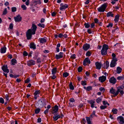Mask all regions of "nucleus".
Wrapping results in <instances>:
<instances>
[{"instance_id": "nucleus-19", "label": "nucleus", "mask_w": 124, "mask_h": 124, "mask_svg": "<svg viewBox=\"0 0 124 124\" xmlns=\"http://www.w3.org/2000/svg\"><path fill=\"white\" fill-rule=\"evenodd\" d=\"M30 48H32L34 49H35L36 48V47L34 43L32 42L30 43Z\"/></svg>"}, {"instance_id": "nucleus-38", "label": "nucleus", "mask_w": 124, "mask_h": 124, "mask_svg": "<svg viewBox=\"0 0 124 124\" xmlns=\"http://www.w3.org/2000/svg\"><path fill=\"white\" fill-rule=\"evenodd\" d=\"M40 111V109L39 108H37L35 110V113L37 114Z\"/></svg>"}, {"instance_id": "nucleus-32", "label": "nucleus", "mask_w": 124, "mask_h": 124, "mask_svg": "<svg viewBox=\"0 0 124 124\" xmlns=\"http://www.w3.org/2000/svg\"><path fill=\"white\" fill-rule=\"evenodd\" d=\"M92 54L91 52L89 51H88L86 53V56H90Z\"/></svg>"}, {"instance_id": "nucleus-60", "label": "nucleus", "mask_w": 124, "mask_h": 124, "mask_svg": "<svg viewBox=\"0 0 124 124\" xmlns=\"http://www.w3.org/2000/svg\"><path fill=\"white\" fill-rule=\"evenodd\" d=\"M69 101L70 102H73L75 101V100L73 98H72L70 99Z\"/></svg>"}, {"instance_id": "nucleus-48", "label": "nucleus", "mask_w": 124, "mask_h": 124, "mask_svg": "<svg viewBox=\"0 0 124 124\" xmlns=\"http://www.w3.org/2000/svg\"><path fill=\"white\" fill-rule=\"evenodd\" d=\"M39 93L40 92L39 91H36L34 93V95H37L38 94H39Z\"/></svg>"}, {"instance_id": "nucleus-44", "label": "nucleus", "mask_w": 124, "mask_h": 124, "mask_svg": "<svg viewBox=\"0 0 124 124\" xmlns=\"http://www.w3.org/2000/svg\"><path fill=\"white\" fill-rule=\"evenodd\" d=\"M38 25L40 27L44 28V27L45 25L43 24H42L40 23H39L38 24Z\"/></svg>"}, {"instance_id": "nucleus-57", "label": "nucleus", "mask_w": 124, "mask_h": 124, "mask_svg": "<svg viewBox=\"0 0 124 124\" xmlns=\"http://www.w3.org/2000/svg\"><path fill=\"white\" fill-rule=\"evenodd\" d=\"M118 30H119L118 28H117L116 29H115V30H113L112 32L113 33L115 32H117L118 31Z\"/></svg>"}, {"instance_id": "nucleus-64", "label": "nucleus", "mask_w": 124, "mask_h": 124, "mask_svg": "<svg viewBox=\"0 0 124 124\" xmlns=\"http://www.w3.org/2000/svg\"><path fill=\"white\" fill-rule=\"evenodd\" d=\"M29 0H27L25 2V4L27 5H29Z\"/></svg>"}, {"instance_id": "nucleus-41", "label": "nucleus", "mask_w": 124, "mask_h": 124, "mask_svg": "<svg viewBox=\"0 0 124 124\" xmlns=\"http://www.w3.org/2000/svg\"><path fill=\"white\" fill-rule=\"evenodd\" d=\"M82 70V67L81 66H79L78 68V71L79 72H80Z\"/></svg>"}, {"instance_id": "nucleus-27", "label": "nucleus", "mask_w": 124, "mask_h": 124, "mask_svg": "<svg viewBox=\"0 0 124 124\" xmlns=\"http://www.w3.org/2000/svg\"><path fill=\"white\" fill-rule=\"evenodd\" d=\"M113 14L112 13V12H108L107 14V16L108 17L111 16H113Z\"/></svg>"}, {"instance_id": "nucleus-59", "label": "nucleus", "mask_w": 124, "mask_h": 124, "mask_svg": "<svg viewBox=\"0 0 124 124\" xmlns=\"http://www.w3.org/2000/svg\"><path fill=\"white\" fill-rule=\"evenodd\" d=\"M81 84L83 86H84L85 85V80L84 81H81Z\"/></svg>"}, {"instance_id": "nucleus-16", "label": "nucleus", "mask_w": 124, "mask_h": 124, "mask_svg": "<svg viewBox=\"0 0 124 124\" xmlns=\"http://www.w3.org/2000/svg\"><path fill=\"white\" fill-rule=\"evenodd\" d=\"M117 89V92H118V94L119 92H120L121 95H123L124 94V93L123 91L122 90L121 88L120 87H118Z\"/></svg>"}, {"instance_id": "nucleus-14", "label": "nucleus", "mask_w": 124, "mask_h": 124, "mask_svg": "<svg viewBox=\"0 0 124 124\" xmlns=\"http://www.w3.org/2000/svg\"><path fill=\"white\" fill-rule=\"evenodd\" d=\"M58 110V107L57 105H55L54 107L53 108V111L52 113L53 114L56 113L57 112Z\"/></svg>"}, {"instance_id": "nucleus-3", "label": "nucleus", "mask_w": 124, "mask_h": 124, "mask_svg": "<svg viewBox=\"0 0 124 124\" xmlns=\"http://www.w3.org/2000/svg\"><path fill=\"white\" fill-rule=\"evenodd\" d=\"M107 7V5L105 3L102 5L101 7H99L97 8L98 11L100 12H104Z\"/></svg>"}, {"instance_id": "nucleus-47", "label": "nucleus", "mask_w": 124, "mask_h": 124, "mask_svg": "<svg viewBox=\"0 0 124 124\" xmlns=\"http://www.w3.org/2000/svg\"><path fill=\"white\" fill-rule=\"evenodd\" d=\"M99 90L101 92H104L105 90L104 88L103 87H101L99 88Z\"/></svg>"}, {"instance_id": "nucleus-45", "label": "nucleus", "mask_w": 124, "mask_h": 124, "mask_svg": "<svg viewBox=\"0 0 124 124\" xmlns=\"http://www.w3.org/2000/svg\"><path fill=\"white\" fill-rule=\"evenodd\" d=\"M12 11L13 12L16 11V8L15 7H12L11 8Z\"/></svg>"}, {"instance_id": "nucleus-13", "label": "nucleus", "mask_w": 124, "mask_h": 124, "mask_svg": "<svg viewBox=\"0 0 124 124\" xmlns=\"http://www.w3.org/2000/svg\"><path fill=\"white\" fill-rule=\"evenodd\" d=\"M89 103L91 104V108H93L95 107V108H97V107L95 106V102L93 101H89Z\"/></svg>"}, {"instance_id": "nucleus-12", "label": "nucleus", "mask_w": 124, "mask_h": 124, "mask_svg": "<svg viewBox=\"0 0 124 124\" xmlns=\"http://www.w3.org/2000/svg\"><path fill=\"white\" fill-rule=\"evenodd\" d=\"M109 62L108 61H107L102 65V67L104 69H107L109 66Z\"/></svg>"}, {"instance_id": "nucleus-20", "label": "nucleus", "mask_w": 124, "mask_h": 124, "mask_svg": "<svg viewBox=\"0 0 124 124\" xmlns=\"http://www.w3.org/2000/svg\"><path fill=\"white\" fill-rule=\"evenodd\" d=\"M61 117L60 115H56L53 117V118L54 121H56L58 119Z\"/></svg>"}, {"instance_id": "nucleus-30", "label": "nucleus", "mask_w": 124, "mask_h": 124, "mask_svg": "<svg viewBox=\"0 0 124 124\" xmlns=\"http://www.w3.org/2000/svg\"><path fill=\"white\" fill-rule=\"evenodd\" d=\"M118 111V110L117 109L113 108L112 110V112L114 114H116L117 113V112Z\"/></svg>"}, {"instance_id": "nucleus-24", "label": "nucleus", "mask_w": 124, "mask_h": 124, "mask_svg": "<svg viewBox=\"0 0 124 124\" xmlns=\"http://www.w3.org/2000/svg\"><path fill=\"white\" fill-rule=\"evenodd\" d=\"M44 100H39L38 102L39 105H43L44 104Z\"/></svg>"}, {"instance_id": "nucleus-7", "label": "nucleus", "mask_w": 124, "mask_h": 124, "mask_svg": "<svg viewBox=\"0 0 124 124\" xmlns=\"http://www.w3.org/2000/svg\"><path fill=\"white\" fill-rule=\"evenodd\" d=\"M14 19L16 22H19L21 21L22 17L20 16V15H19L16 17H15Z\"/></svg>"}, {"instance_id": "nucleus-61", "label": "nucleus", "mask_w": 124, "mask_h": 124, "mask_svg": "<svg viewBox=\"0 0 124 124\" xmlns=\"http://www.w3.org/2000/svg\"><path fill=\"white\" fill-rule=\"evenodd\" d=\"M87 31L89 34H91L92 33V30L90 29H88Z\"/></svg>"}, {"instance_id": "nucleus-31", "label": "nucleus", "mask_w": 124, "mask_h": 124, "mask_svg": "<svg viewBox=\"0 0 124 124\" xmlns=\"http://www.w3.org/2000/svg\"><path fill=\"white\" fill-rule=\"evenodd\" d=\"M119 19V16L118 15H116L115 16L114 21L116 22H118Z\"/></svg>"}, {"instance_id": "nucleus-1", "label": "nucleus", "mask_w": 124, "mask_h": 124, "mask_svg": "<svg viewBox=\"0 0 124 124\" xmlns=\"http://www.w3.org/2000/svg\"><path fill=\"white\" fill-rule=\"evenodd\" d=\"M32 29H29L26 32V36L27 39H30L32 37V34H35L37 27L36 25L34 24H32Z\"/></svg>"}, {"instance_id": "nucleus-6", "label": "nucleus", "mask_w": 124, "mask_h": 124, "mask_svg": "<svg viewBox=\"0 0 124 124\" xmlns=\"http://www.w3.org/2000/svg\"><path fill=\"white\" fill-rule=\"evenodd\" d=\"M117 120L120 124L124 123V117L121 116L118 117L117 118Z\"/></svg>"}, {"instance_id": "nucleus-46", "label": "nucleus", "mask_w": 124, "mask_h": 124, "mask_svg": "<svg viewBox=\"0 0 124 124\" xmlns=\"http://www.w3.org/2000/svg\"><path fill=\"white\" fill-rule=\"evenodd\" d=\"M7 9L6 8H5L4 9V11L3 12V15H5L7 13Z\"/></svg>"}, {"instance_id": "nucleus-49", "label": "nucleus", "mask_w": 124, "mask_h": 124, "mask_svg": "<svg viewBox=\"0 0 124 124\" xmlns=\"http://www.w3.org/2000/svg\"><path fill=\"white\" fill-rule=\"evenodd\" d=\"M4 102V101L3 99L2 98H0V103L3 104Z\"/></svg>"}, {"instance_id": "nucleus-23", "label": "nucleus", "mask_w": 124, "mask_h": 124, "mask_svg": "<svg viewBox=\"0 0 124 124\" xmlns=\"http://www.w3.org/2000/svg\"><path fill=\"white\" fill-rule=\"evenodd\" d=\"M122 70V69L119 67H118L117 68L116 72L117 73H120Z\"/></svg>"}, {"instance_id": "nucleus-25", "label": "nucleus", "mask_w": 124, "mask_h": 124, "mask_svg": "<svg viewBox=\"0 0 124 124\" xmlns=\"http://www.w3.org/2000/svg\"><path fill=\"white\" fill-rule=\"evenodd\" d=\"M46 42V39L44 38H41L40 40V42L41 43L43 44Z\"/></svg>"}, {"instance_id": "nucleus-50", "label": "nucleus", "mask_w": 124, "mask_h": 124, "mask_svg": "<svg viewBox=\"0 0 124 124\" xmlns=\"http://www.w3.org/2000/svg\"><path fill=\"white\" fill-rule=\"evenodd\" d=\"M13 24L12 23H11L10 24L9 26V28L10 29H13Z\"/></svg>"}, {"instance_id": "nucleus-51", "label": "nucleus", "mask_w": 124, "mask_h": 124, "mask_svg": "<svg viewBox=\"0 0 124 124\" xmlns=\"http://www.w3.org/2000/svg\"><path fill=\"white\" fill-rule=\"evenodd\" d=\"M55 57L57 59H58L62 58V57H61V56H60L59 55L57 54L56 55Z\"/></svg>"}, {"instance_id": "nucleus-2", "label": "nucleus", "mask_w": 124, "mask_h": 124, "mask_svg": "<svg viewBox=\"0 0 124 124\" xmlns=\"http://www.w3.org/2000/svg\"><path fill=\"white\" fill-rule=\"evenodd\" d=\"M108 49V46L106 44H104L101 50V54L102 55L107 54V51Z\"/></svg>"}, {"instance_id": "nucleus-37", "label": "nucleus", "mask_w": 124, "mask_h": 124, "mask_svg": "<svg viewBox=\"0 0 124 124\" xmlns=\"http://www.w3.org/2000/svg\"><path fill=\"white\" fill-rule=\"evenodd\" d=\"M87 63L89 64H90L91 63L90 60L88 58H86V63Z\"/></svg>"}, {"instance_id": "nucleus-62", "label": "nucleus", "mask_w": 124, "mask_h": 124, "mask_svg": "<svg viewBox=\"0 0 124 124\" xmlns=\"http://www.w3.org/2000/svg\"><path fill=\"white\" fill-rule=\"evenodd\" d=\"M95 23H98V20L97 18H95L94 20Z\"/></svg>"}, {"instance_id": "nucleus-52", "label": "nucleus", "mask_w": 124, "mask_h": 124, "mask_svg": "<svg viewBox=\"0 0 124 124\" xmlns=\"http://www.w3.org/2000/svg\"><path fill=\"white\" fill-rule=\"evenodd\" d=\"M23 55L24 56H26L28 55V54L26 51H24L23 52Z\"/></svg>"}, {"instance_id": "nucleus-26", "label": "nucleus", "mask_w": 124, "mask_h": 124, "mask_svg": "<svg viewBox=\"0 0 124 124\" xmlns=\"http://www.w3.org/2000/svg\"><path fill=\"white\" fill-rule=\"evenodd\" d=\"M57 68H54L52 70V74H55L57 71Z\"/></svg>"}, {"instance_id": "nucleus-53", "label": "nucleus", "mask_w": 124, "mask_h": 124, "mask_svg": "<svg viewBox=\"0 0 124 124\" xmlns=\"http://www.w3.org/2000/svg\"><path fill=\"white\" fill-rule=\"evenodd\" d=\"M92 89V87L91 86L87 87L86 88V90L88 91Z\"/></svg>"}, {"instance_id": "nucleus-8", "label": "nucleus", "mask_w": 124, "mask_h": 124, "mask_svg": "<svg viewBox=\"0 0 124 124\" xmlns=\"http://www.w3.org/2000/svg\"><path fill=\"white\" fill-rule=\"evenodd\" d=\"M1 68L3 71L4 72L8 73L9 72V70L8 69V67L7 65L3 66Z\"/></svg>"}, {"instance_id": "nucleus-43", "label": "nucleus", "mask_w": 124, "mask_h": 124, "mask_svg": "<svg viewBox=\"0 0 124 124\" xmlns=\"http://www.w3.org/2000/svg\"><path fill=\"white\" fill-rule=\"evenodd\" d=\"M90 45L89 44H86V50H87L89 48Z\"/></svg>"}, {"instance_id": "nucleus-33", "label": "nucleus", "mask_w": 124, "mask_h": 124, "mask_svg": "<svg viewBox=\"0 0 124 124\" xmlns=\"http://www.w3.org/2000/svg\"><path fill=\"white\" fill-rule=\"evenodd\" d=\"M11 63L13 65H14L15 63L17 62L16 60L15 59H13L11 60Z\"/></svg>"}, {"instance_id": "nucleus-63", "label": "nucleus", "mask_w": 124, "mask_h": 124, "mask_svg": "<svg viewBox=\"0 0 124 124\" xmlns=\"http://www.w3.org/2000/svg\"><path fill=\"white\" fill-rule=\"evenodd\" d=\"M5 97L6 98V99L7 101H8L9 100V98H8L9 96L8 95L6 94L5 95Z\"/></svg>"}, {"instance_id": "nucleus-54", "label": "nucleus", "mask_w": 124, "mask_h": 124, "mask_svg": "<svg viewBox=\"0 0 124 124\" xmlns=\"http://www.w3.org/2000/svg\"><path fill=\"white\" fill-rule=\"evenodd\" d=\"M30 80L29 79V78H28L26 80H25L24 81L25 83H27L30 82Z\"/></svg>"}, {"instance_id": "nucleus-10", "label": "nucleus", "mask_w": 124, "mask_h": 124, "mask_svg": "<svg viewBox=\"0 0 124 124\" xmlns=\"http://www.w3.org/2000/svg\"><path fill=\"white\" fill-rule=\"evenodd\" d=\"M106 77L104 76L100 77L99 78V81L101 82H104L106 80Z\"/></svg>"}, {"instance_id": "nucleus-4", "label": "nucleus", "mask_w": 124, "mask_h": 124, "mask_svg": "<svg viewBox=\"0 0 124 124\" xmlns=\"http://www.w3.org/2000/svg\"><path fill=\"white\" fill-rule=\"evenodd\" d=\"M117 60L116 58H113L110 64V66L111 67H113L115 66L116 64V62Z\"/></svg>"}, {"instance_id": "nucleus-9", "label": "nucleus", "mask_w": 124, "mask_h": 124, "mask_svg": "<svg viewBox=\"0 0 124 124\" xmlns=\"http://www.w3.org/2000/svg\"><path fill=\"white\" fill-rule=\"evenodd\" d=\"M109 81L111 83L114 84L116 82V80L114 77H112L110 78Z\"/></svg>"}, {"instance_id": "nucleus-36", "label": "nucleus", "mask_w": 124, "mask_h": 124, "mask_svg": "<svg viewBox=\"0 0 124 124\" xmlns=\"http://www.w3.org/2000/svg\"><path fill=\"white\" fill-rule=\"evenodd\" d=\"M90 73L89 72L86 71V76H87V78L86 77V79H88V78L89 77Z\"/></svg>"}, {"instance_id": "nucleus-5", "label": "nucleus", "mask_w": 124, "mask_h": 124, "mask_svg": "<svg viewBox=\"0 0 124 124\" xmlns=\"http://www.w3.org/2000/svg\"><path fill=\"white\" fill-rule=\"evenodd\" d=\"M109 92L111 94L116 96L118 94V92H117V90L116 91V90L112 87L110 89Z\"/></svg>"}, {"instance_id": "nucleus-17", "label": "nucleus", "mask_w": 124, "mask_h": 124, "mask_svg": "<svg viewBox=\"0 0 124 124\" xmlns=\"http://www.w3.org/2000/svg\"><path fill=\"white\" fill-rule=\"evenodd\" d=\"M35 61L32 60H31L28 62L27 64L29 66L31 65H33L35 64Z\"/></svg>"}, {"instance_id": "nucleus-29", "label": "nucleus", "mask_w": 124, "mask_h": 124, "mask_svg": "<svg viewBox=\"0 0 124 124\" xmlns=\"http://www.w3.org/2000/svg\"><path fill=\"white\" fill-rule=\"evenodd\" d=\"M102 101V99L101 97H99L97 98L96 100V102L97 103H101Z\"/></svg>"}, {"instance_id": "nucleus-11", "label": "nucleus", "mask_w": 124, "mask_h": 124, "mask_svg": "<svg viewBox=\"0 0 124 124\" xmlns=\"http://www.w3.org/2000/svg\"><path fill=\"white\" fill-rule=\"evenodd\" d=\"M60 6L61 7L60 8V10H62L63 9H65L68 7V5L66 4L64 5L62 3L61 4Z\"/></svg>"}, {"instance_id": "nucleus-21", "label": "nucleus", "mask_w": 124, "mask_h": 124, "mask_svg": "<svg viewBox=\"0 0 124 124\" xmlns=\"http://www.w3.org/2000/svg\"><path fill=\"white\" fill-rule=\"evenodd\" d=\"M33 3L35 4V5L37 4H40L41 3L40 0H34Z\"/></svg>"}, {"instance_id": "nucleus-42", "label": "nucleus", "mask_w": 124, "mask_h": 124, "mask_svg": "<svg viewBox=\"0 0 124 124\" xmlns=\"http://www.w3.org/2000/svg\"><path fill=\"white\" fill-rule=\"evenodd\" d=\"M95 111H93L92 114L90 115V116L92 117H94L95 116Z\"/></svg>"}, {"instance_id": "nucleus-55", "label": "nucleus", "mask_w": 124, "mask_h": 124, "mask_svg": "<svg viewBox=\"0 0 124 124\" xmlns=\"http://www.w3.org/2000/svg\"><path fill=\"white\" fill-rule=\"evenodd\" d=\"M113 26V24L112 23H110L108 24V25L107 26V27H111Z\"/></svg>"}, {"instance_id": "nucleus-39", "label": "nucleus", "mask_w": 124, "mask_h": 124, "mask_svg": "<svg viewBox=\"0 0 124 124\" xmlns=\"http://www.w3.org/2000/svg\"><path fill=\"white\" fill-rule=\"evenodd\" d=\"M107 106L106 105L101 106H100V108L101 109H104L106 108Z\"/></svg>"}, {"instance_id": "nucleus-58", "label": "nucleus", "mask_w": 124, "mask_h": 124, "mask_svg": "<svg viewBox=\"0 0 124 124\" xmlns=\"http://www.w3.org/2000/svg\"><path fill=\"white\" fill-rule=\"evenodd\" d=\"M21 7L23 8V10H26V7L25 5H22Z\"/></svg>"}, {"instance_id": "nucleus-28", "label": "nucleus", "mask_w": 124, "mask_h": 124, "mask_svg": "<svg viewBox=\"0 0 124 124\" xmlns=\"http://www.w3.org/2000/svg\"><path fill=\"white\" fill-rule=\"evenodd\" d=\"M69 87L70 89L73 90L74 89V87L72 85V82H70L69 84Z\"/></svg>"}, {"instance_id": "nucleus-34", "label": "nucleus", "mask_w": 124, "mask_h": 124, "mask_svg": "<svg viewBox=\"0 0 124 124\" xmlns=\"http://www.w3.org/2000/svg\"><path fill=\"white\" fill-rule=\"evenodd\" d=\"M124 78V76H118L117 78V79L118 80H123Z\"/></svg>"}, {"instance_id": "nucleus-22", "label": "nucleus", "mask_w": 124, "mask_h": 124, "mask_svg": "<svg viewBox=\"0 0 124 124\" xmlns=\"http://www.w3.org/2000/svg\"><path fill=\"white\" fill-rule=\"evenodd\" d=\"M87 124H92L89 117H86Z\"/></svg>"}, {"instance_id": "nucleus-56", "label": "nucleus", "mask_w": 124, "mask_h": 124, "mask_svg": "<svg viewBox=\"0 0 124 124\" xmlns=\"http://www.w3.org/2000/svg\"><path fill=\"white\" fill-rule=\"evenodd\" d=\"M118 0H112L111 3L112 4H114L115 3L116 1H117Z\"/></svg>"}, {"instance_id": "nucleus-40", "label": "nucleus", "mask_w": 124, "mask_h": 124, "mask_svg": "<svg viewBox=\"0 0 124 124\" xmlns=\"http://www.w3.org/2000/svg\"><path fill=\"white\" fill-rule=\"evenodd\" d=\"M103 103L105 105H106L107 104L109 106V104L108 102L107 101H103Z\"/></svg>"}, {"instance_id": "nucleus-15", "label": "nucleus", "mask_w": 124, "mask_h": 124, "mask_svg": "<svg viewBox=\"0 0 124 124\" xmlns=\"http://www.w3.org/2000/svg\"><path fill=\"white\" fill-rule=\"evenodd\" d=\"M96 69H101V64L100 62H96L95 63Z\"/></svg>"}, {"instance_id": "nucleus-35", "label": "nucleus", "mask_w": 124, "mask_h": 124, "mask_svg": "<svg viewBox=\"0 0 124 124\" xmlns=\"http://www.w3.org/2000/svg\"><path fill=\"white\" fill-rule=\"evenodd\" d=\"M69 75V74L67 72H65L63 74V77H66Z\"/></svg>"}, {"instance_id": "nucleus-18", "label": "nucleus", "mask_w": 124, "mask_h": 124, "mask_svg": "<svg viewBox=\"0 0 124 124\" xmlns=\"http://www.w3.org/2000/svg\"><path fill=\"white\" fill-rule=\"evenodd\" d=\"M6 50V48L5 46H4L1 48L0 50L1 53H5Z\"/></svg>"}]
</instances>
